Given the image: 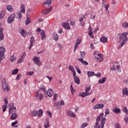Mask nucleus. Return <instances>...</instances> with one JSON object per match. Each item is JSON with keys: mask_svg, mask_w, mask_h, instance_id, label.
<instances>
[{"mask_svg": "<svg viewBox=\"0 0 128 128\" xmlns=\"http://www.w3.org/2000/svg\"><path fill=\"white\" fill-rule=\"evenodd\" d=\"M106 122V118H104V112L100 114L96 120V123L94 126V128H104Z\"/></svg>", "mask_w": 128, "mask_h": 128, "instance_id": "1", "label": "nucleus"}, {"mask_svg": "<svg viewBox=\"0 0 128 128\" xmlns=\"http://www.w3.org/2000/svg\"><path fill=\"white\" fill-rule=\"evenodd\" d=\"M118 38L120 42H122L121 44H120L118 48H122L124 44H126L127 40H128V36H126L124 33L122 34H118Z\"/></svg>", "mask_w": 128, "mask_h": 128, "instance_id": "2", "label": "nucleus"}, {"mask_svg": "<svg viewBox=\"0 0 128 128\" xmlns=\"http://www.w3.org/2000/svg\"><path fill=\"white\" fill-rule=\"evenodd\" d=\"M91 87L90 86H86V88L85 92H82L79 94V96H82V98H86V96H90L92 94V92L88 93V92L90 90Z\"/></svg>", "mask_w": 128, "mask_h": 128, "instance_id": "3", "label": "nucleus"}, {"mask_svg": "<svg viewBox=\"0 0 128 128\" xmlns=\"http://www.w3.org/2000/svg\"><path fill=\"white\" fill-rule=\"evenodd\" d=\"M2 88L6 92H10V87H8V85L6 84V78H4L2 80Z\"/></svg>", "mask_w": 128, "mask_h": 128, "instance_id": "4", "label": "nucleus"}, {"mask_svg": "<svg viewBox=\"0 0 128 128\" xmlns=\"http://www.w3.org/2000/svg\"><path fill=\"white\" fill-rule=\"evenodd\" d=\"M34 96L38 100H44V94L40 90L37 91L35 94Z\"/></svg>", "mask_w": 128, "mask_h": 128, "instance_id": "5", "label": "nucleus"}, {"mask_svg": "<svg viewBox=\"0 0 128 128\" xmlns=\"http://www.w3.org/2000/svg\"><path fill=\"white\" fill-rule=\"evenodd\" d=\"M8 106L10 107L9 109V114H12L14 112V114H16V106H14V104L11 103L8 104Z\"/></svg>", "mask_w": 128, "mask_h": 128, "instance_id": "6", "label": "nucleus"}, {"mask_svg": "<svg viewBox=\"0 0 128 128\" xmlns=\"http://www.w3.org/2000/svg\"><path fill=\"white\" fill-rule=\"evenodd\" d=\"M4 52H6L4 48L0 46V62H2L4 58Z\"/></svg>", "mask_w": 128, "mask_h": 128, "instance_id": "7", "label": "nucleus"}, {"mask_svg": "<svg viewBox=\"0 0 128 128\" xmlns=\"http://www.w3.org/2000/svg\"><path fill=\"white\" fill-rule=\"evenodd\" d=\"M14 18H16V14L14 13L12 14L8 18V24H12V22L14 20Z\"/></svg>", "mask_w": 128, "mask_h": 128, "instance_id": "8", "label": "nucleus"}, {"mask_svg": "<svg viewBox=\"0 0 128 128\" xmlns=\"http://www.w3.org/2000/svg\"><path fill=\"white\" fill-rule=\"evenodd\" d=\"M95 59L98 62H100L104 60V57L102 56V54H98L97 56H95Z\"/></svg>", "mask_w": 128, "mask_h": 128, "instance_id": "9", "label": "nucleus"}, {"mask_svg": "<svg viewBox=\"0 0 128 128\" xmlns=\"http://www.w3.org/2000/svg\"><path fill=\"white\" fill-rule=\"evenodd\" d=\"M33 60L35 62L36 64H37L38 66H42V62L40 60V58L34 57L33 59Z\"/></svg>", "mask_w": 128, "mask_h": 128, "instance_id": "10", "label": "nucleus"}, {"mask_svg": "<svg viewBox=\"0 0 128 128\" xmlns=\"http://www.w3.org/2000/svg\"><path fill=\"white\" fill-rule=\"evenodd\" d=\"M52 6V0H47L43 4V6L48 8H50Z\"/></svg>", "mask_w": 128, "mask_h": 128, "instance_id": "11", "label": "nucleus"}, {"mask_svg": "<svg viewBox=\"0 0 128 128\" xmlns=\"http://www.w3.org/2000/svg\"><path fill=\"white\" fill-rule=\"evenodd\" d=\"M80 42H82V40H80V38H77L76 41V43L74 45V52H76V48H78V45L80 44Z\"/></svg>", "mask_w": 128, "mask_h": 128, "instance_id": "12", "label": "nucleus"}, {"mask_svg": "<svg viewBox=\"0 0 128 128\" xmlns=\"http://www.w3.org/2000/svg\"><path fill=\"white\" fill-rule=\"evenodd\" d=\"M26 52H24L22 53V56H21V58H20V59L18 61V64H21V62H24V58H26Z\"/></svg>", "mask_w": 128, "mask_h": 128, "instance_id": "13", "label": "nucleus"}, {"mask_svg": "<svg viewBox=\"0 0 128 128\" xmlns=\"http://www.w3.org/2000/svg\"><path fill=\"white\" fill-rule=\"evenodd\" d=\"M104 104H96L94 107L93 108L94 110H98V108H104Z\"/></svg>", "mask_w": 128, "mask_h": 128, "instance_id": "14", "label": "nucleus"}, {"mask_svg": "<svg viewBox=\"0 0 128 128\" xmlns=\"http://www.w3.org/2000/svg\"><path fill=\"white\" fill-rule=\"evenodd\" d=\"M30 46L28 47V49L30 50L32 48V47L34 46V43L36 42V40H34V36H32L30 38Z\"/></svg>", "mask_w": 128, "mask_h": 128, "instance_id": "15", "label": "nucleus"}, {"mask_svg": "<svg viewBox=\"0 0 128 128\" xmlns=\"http://www.w3.org/2000/svg\"><path fill=\"white\" fill-rule=\"evenodd\" d=\"M88 34L92 38H94V36L92 35V26H89L88 28Z\"/></svg>", "mask_w": 128, "mask_h": 128, "instance_id": "16", "label": "nucleus"}, {"mask_svg": "<svg viewBox=\"0 0 128 128\" xmlns=\"http://www.w3.org/2000/svg\"><path fill=\"white\" fill-rule=\"evenodd\" d=\"M108 38L104 36H102L100 38V42H102V44H106L108 42Z\"/></svg>", "mask_w": 128, "mask_h": 128, "instance_id": "17", "label": "nucleus"}, {"mask_svg": "<svg viewBox=\"0 0 128 128\" xmlns=\"http://www.w3.org/2000/svg\"><path fill=\"white\" fill-rule=\"evenodd\" d=\"M52 8H50L47 10L44 9L42 10V14H50V12H52Z\"/></svg>", "mask_w": 128, "mask_h": 128, "instance_id": "18", "label": "nucleus"}, {"mask_svg": "<svg viewBox=\"0 0 128 128\" xmlns=\"http://www.w3.org/2000/svg\"><path fill=\"white\" fill-rule=\"evenodd\" d=\"M62 26L66 30H70V24L68 23H66V22H63L62 23Z\"/></svg>", "mask_w": 128, "mask_h": 128, "instance_id": "19", "label": "nucleus"}, {"mask_svg": "<svg viewBox=\"0 0 128 128\" xmlns=\"http://www.w3.org/2000/svg\"><path fill=\"white\" fill-rule=\"evenodd\" d=\"M122 96H128V88L125 87L122 89Z\"/></svg>", "mask_w": 128, "mask_h": 128, "instance_id": "20", "label": "nucleus"}, {"mask_svg": "<svg viewBox=\"0 0 128 128\" xmlns=\"http://www.w3.org/2000/svg\"><path fill=\"white\" fill-rule=\"evenodd\" d=\"M44 128H50V120L48 118H46L44 122Z\"/></svg>", "mask_w": 128, "mask_h": 128, "instance_id": "21", "label": "nucleus"}, {"mask_svg": "<svg viewBox=\"0 0 128 128\" xmlns=\"http://www.w3.org/2000/svg\"><path fill=\"white\" fill-rule=\"evenodd\" d=\"M46 94H48V96L50 98L52 96H54V90L52 89H50L46 92Z\"/></svg>", "mask_w": 128, "mask_h": 128, "instance_id": "22", "label": "nucleus"}, {"mask_svg": "<svg viewBox=\"0 0 128 128\" xmlns=\"http://www.w3.org/2000/svg\"><path fill=\"white\" fill-rule=\"evenodd\" d=\"M67 116H70L71 118H76V114L72 111H68L67 112Z\"/></svg>", "mask_w": 128, "mask_h": 128, "instance_id": "23", "label": "nucleus"}, {"mask_svg": "<svg viewBox=\"0 0 128 128\" xmlns=\"http://www.w3.org/2000/svg\"><path fill=\"white\" fill-rule=\"evenodd\" d=\"M40 34H41V40H44V38H46V33L44 30H41Z\"/></svg>", "mask_w": 128, "mask_h": 128, "instance_id": "24", "label": "nucleus"}, {"mask_svg": "<svg viewBox=\"0 0 128 128\" xmlns=\"http://www.w3.org/2000/svg\"><path fill=\"white\" fill-rule=\"evenodd\" d=\"M26 6L24 4H22L20 6V12L24 14L26 12Z\"/></svg>", "mask_w": 128, "mask_h": 128, "instance_id": "25", "label": "nucleus"}, {"mask_svg": "<svg viewBox=\"0 0 128 128\" xmlns=\"http://www.w3.org/2000/svg\"><path fill=\"white\" fill-rule=\"evenodd\" d=\"M78 62H82V64H84V66H88V63L86 62V61H84L82 58H78Z\"/></svg>", "mask_w": 128, "mask_h": 128, "instance_id": "26", "label": "nucleus"}, {"mask_svg": "<svg viewBox=\"0 0 128 128\" xmlns=\"http://www.w3.org/2000/svg\"><path fill=\"white\" fill-rule=\"evenodd\" d=\"M0 40H4V28H0Z\"/></svg>", "mask_w": 128, "mask_h": 128, "instance_id": "27", "label": "nucleus"}, {"mask_svg": "<svg viewBox=\"0 0 128 128\" xmlns=\"http://www.w3.org/2000/svg\"><path fill=\"white\" fill-rule=\"evenodd\" d=\"M74 82L76 84H80V78L78 77V76H76L75 77H74Z\"/></svg>", "mask_w": 128, "mask_h": 128, "instance_id": "28", "label": "nucleus"}, {"mask_svg": "<svg viewBox=\"0 0 128 128\" xmlns=\"http://www.w3.org/2000/svg\"><path fill=\"white\" fill-rule=\"evenodd\" d=\"M6 10L10 12H14V8H12V5H8L6 6Z\"/></svg>", "mask_w": 128, "mask_h": 128, "instance_id": "29", "label": "nucleus"}, {"mask_svg": "<svg viewBox=\"0 0 128 128\" xmlns=\"http://www.w3.org/2000/svg\"><path fill=\"white\" fill-rule=\"evenodd\" d=\"M106 82V78L104 77L99 80L98 84H102L104 82Z\"/></svg>", "mask_w": 128, "mask_h": 128, "instance_id": "30", "label": "nucleus"}, {"mask_svg": "<svg viewBox=\"0 0 128 128\" xmlns=\"http://www.w3.org/2000/svg\"><path fill=\"white\" fill-rule=\"evenodd\" d=\"M18 118V114L16 113H14L11 115L10 118L11 120H14Z\"/></svg>", "mask_w": 128, "mask_h": 128, "instance_id": "31", "label": "nucleus"}, {"mask_svg": "<svg viewBox=\"0 0 128 128\" xmlns=\"http://www.w3.org/2000/svg\"><path fill=\"white\" fill-rule=\"evenodd\" d=\"M17 16H16V18H18V20H22V12L20 11L19 12L16 14Z\"/></svg>", "mask_w": 128, "mask_h": 128, "instance_id": "32", "label": "nucleus"}, {"mask_svg": "<svg viewBox=\"0 0 128 128\" xmlns=\"http://www.w3.org/2000/svg\"><path fill=\"white\" fill-rule=\"evenodd\" d=\"M53 38L56 40V42L58 40V35L57 33H54L53 34Z\"/></svg>", "mask_w": 128, "mask_h": 128, "instance_id": "33", "label": "nucleus"}, {"mask_svg": "<svg viewBox=\"0 0 128 128\" xmlns=\"http://www.w3.org/2000/svg\"><path fill=\"white\" fill-rule=\"evenodd\" d=\"M4 14H6V12L4 11H0V20L4 18Z\"/></svg>", "mask_w": 128, "mask_h": 128, "instance_id": "34", "label": "nucleus"}, {"mask_svg": "<svg viewBox=\"0 0 128 128\" xmlns=\"http://www.w3.org/2000/svg\"><path fill=\"white\" fill-rule=\"evenodd\" d=\"M88 126V124L86 122L82 123L80 124V128H84Z\"/></svg>", "mask_w": 128, "mask_h": 128, "instance_id": "35", "label": "nucleus"}, {"mask_svg": "<svg viewBox=\"0 0 128 128\" xmlns=\"http://www.w3.org/2000/svg\"><path fill=\"white\" fill-rule=\"evenodd\" d=\"M42 114H44V110H40L38 111V118H42Z\"/></svg>", "mask_w": 128, "mask_h": 128, "instance_id": "36", "label": "nucleus"}, {"mask_svg": "<svg viewBox=\"0 0 128 128\" xmlns=\"http://www.w3.org/2000/svg\"><path fill=\"white\" fill-rule=\"evenodd\" d=\"M113 112L114 114H120V109L115 108L113 110Z\"/></svg>", "mask_w": 128, "mask_h": 128, "instance_id": "37", "label": "nucleus"}, {"mask_svg": "<svg viewBox=\"0 0 128 128\" xmlns=\"http://www.w3.org/2000/svg\"><path fill=\"white\" fill-rule=\"evenodd\" d=\"M23 38H26V32H24V30H22L20 32Z\"/></svg>", "mask_w": 128, "mask_h": 128, "instance_id": "38", "label": "nucleus"}, {"mask_svg": "<svg viewBox=\"0 0 128 128\" xmlns=\"http://www.w3.org/2000/svg\"><path fill=\"white\" fill-rule=\"evenodd\" d=\"M38 112L36 110H34L32 112V116H38Z\"/></svg>", "mask_w": 128, "mask_h": 128, "instance_id": "39", "label": "nucleus"}, {"mask_svg": "<svg viewBox=\"0 0 128 128\" xmlns=\"http://www.w3.org/2000/svg\"><path fill=\"white\" fill-rule=\"evenodd\" d=\"M88 78H90L91 76H94V72L89 71L88 72Z\"/></svg>", "mask_w": 128, "mask_h": 128, "instance_id": "40", "label": "nucleus"}, {"mask_svg": "<svg viewBox=\"0 0 128 128\" xmlns=\"http://www.w3.org/2000/svg\"><path fill=\"white\" fill-rule=\"evenodd\" d=\"M16 60V57L14 56V55H12L10 57V61L11 62H14V60Z\"/></svg>", "mask_w": 128, "mask_h": 128, "instance_id": "41", "label": "nucleus"}, {"mask_svg": "<svg viewBox=\"0 0 128 128\" xmlns=\"http://www.w3.org/2000/svg\"><path fill=\"white\" fill-rule=\"evenodd\" d=\"M70 90H71L72 94H74L76 93V90H74V88H72V85L70 87Z\"/></svg>", "mask_w": 128, "mask_h": 128, "instance_id": "42", "label": "nucleus"}, {"mask_svg": "<svg viewBox=\"0 0 128 128\" xmlns=\"http://www.w3.org/2000/svg\"><path fill=\"white\" fill-rule=\"evenodd\" d=\"M122 26L123 28H128V24L126 22H124L122 23Z\"/></svg>", "mask_w": 128, "mask_h": 128, "instance_id": "43", "label": "nucleus"}, {"mask_svg": "<svg viewBox=\"0 0 128 128\" xmlns=\"http://www.w3.org/2000/svg\"><path fill=\"white\" fill-rule=\"evenodd\" d=\"M26 25L28 26V24H30L31 21H30V18H28V17H26Z\"/></svg>", "mask_w": 128, "mask_h": 128, "instance_id": "44", "label": "nucleus"}, {"mask_svg": "<svg viewBox=\"0 0 128 128\" xmlns=\"http://www.w3.org/2000/svg\"><path fill=\"white\" fill-rule=\"evenodd\" d=\"M116 68L118 72H122V69H120V66L118 64L116 65Z\"/></svg>", "mask_w": 128, "mask_h": 128, "instance_id": "45", "label": "nucleus"}, {"mask_svg": "<svg viewBox=\"0 0 128 128\" xmlns=\"http://www.w3.org/2000/svg\"><path fill=\"white\" fill-rule=\"evenodd\" d=\"M80 54V56H81V58H84V56H86V52L81 51Z\"/></svg>", "mask_w": 128, "mask_h": 128, "instance_id": "46", "label": "nucleus"}, {"mask_svg": "<svg viewBox=\"0 0 128 128\" xmlns=\"http://www.w3.org/2000/svg\"><path fill=\"white\" fill-rule=\"evenodd\" d=\"M68 69L69 70H70L71 72H74V66H72V65H69Z\"/></svg>", "mask_w": 128, "mask_h": 128, "instance_id": "47", "label": "nucleus"}, {"mask_svg": "<svg viewBox=\"0 0 128 128\" xmlns=\"http://www.w3.org/2000/svg\"><path fill=\"white\" fill-rule=\"evenodd\" d=\"M122 110L124 112H125V114H128V108L126 106H124Z\"/></svg>", "mask_w": 128, "mask_h": 128, "instance_id": "48", "label": "nucleus"}, {"mask_svg": "<svg viewBox=\"0 0 128 128\" xmlns=\"http://www.w3.org/2000/svg\"><path fill=\"white\" fill-rule=\"evenodd\" d=\"M4 105L8 106V98H4Z\"/></svg>", "mask_w": 128, "mask_h": 128, "instance_id": "49", "label": "nucleus"}, {"mask_svg": "<svg viewBox=\"0 0 128 128\" xmlns=\"http://www.w3.org/2000/svg\"><path fill=\"white\" fill-rule=\"evenodd\" d=\"M110 70H114V72L116 71V66L114 64L110 68Z\"/></svg>", "mask_w": 128, "mask_h": 128, "instance_id": "50", "label": "nucleus"}, {"mask_svg": "<svg viewBox=\"0 0 128 128\" xmlns=\"http://www.w3.org/2000/svg\"><path fill=\"white\" fill-rule=\"evenodd\" d=\"M18 70L16 68V69L13 70L12 74H18Z\"/></svg>", "mask_w": 128, "mask_h": 128, "instance_id": "51", "label": "nucleus"}, {"mask_svg": "<svg viewBox=\"0 0 128 128\" xmlns=\"http://www.w3.org/2000/svg\"><path fill=\"white\" fill-rule=\"evenodd\" d=\"M94 76H97V78H100V76L102 74H100V72H98L96 74L94 73Z\"/></svg>", "mask_w": 128, "mask_h": 128, "instance_id": "52", "label": "nucleus"}, {"mask_svg": "<svg viewBox=\"0 0 128 128\" xmlns=\"http://www.w3.org/2000/svg\"><path fill=\"white\" fill-rule=\"evenodd\" d=\"M8 105H3L2 106V112H6V108Z\"/></svg>", "mask_w": 128, "mask_h": 128, "instance_id": "53", "label": "nucleus"}, {"mask_svg": "<svg viewBox=\"0 0 128 128\" xmlns=\"http://www.w3.org/2000/svg\"><path fill=\"white\" fill-rule=\"evenodd\" d=\"M46 114H48V116H50V118H52V112H50V111H47L46 112Z\"/></svg>", "mask_w": 128, "mask_h": 128, "instance_id": "54", "label": "nucleus"}, {"mask_svg": "<svg viewBox=\"0 0 128 128\" xmlns=\"http://www.w3.org/2000/svg\"><path fill=\"white\" fill-rule=\"evenodd\" d=\"M115 128H120V124L118 123H116L114 125Z\"/></svg>", "mask_w": 128, "mask_h": 128, "instance_id": "55", "label": "nucleus"}, {"mask_svg": "<svg viewBox=\"0 0 128 128\" xmlns=\"http://www.w3.org/2000/svg\"><path fill=\"white\" fill-rule=\"evenodd\" d=\"M18 120H16L14 122H12V126H16V124H18Z\"/></svg>", "mask_w": 128, "mask_h": 128, "instance_id": "56", "label": "nucleus"}, {"mask_svg": "<svg viewBox=\"0 0 128 128\" xmlns=\"http://www.w3.org/2000/svg\"><path fill=\"white\" fill-rule=\"evenodd\" d=\"M34 72H29L28 73H26V75L27 76H32V74H34Z\"/></svg>", "mask_w": 128, "mask_h": 128, "instance_id": "57", "label": "nucleus"}, {"mask_svg": "<svg viewBox=\"0 0 128 128\" xmlns=\"http://www.w3.org/2000/svg\"><path fill=\"white\" fill-rule=\"evenodd\" d=\"M58 98V94H54V100H56V98Z\"/></svg>", "mask_w": 128, "mask_h": 128, "instance_id": "58", "label": "nucleus"}, {"mask_svg": "<svg viewBox=\"0 0 128 128\" xmlns=\"http://www.w3.org/2000/svg\"><path fill=\"white\" fill-rule=\"evenodd\" d=\"M110 114V110L108 109H106L105 111V116H106V114Z\"/></svg>", "mask_w": 128, "mask_h": 128, "instance_id": "59", "label": "nucleus"}, {"mask_svg": "<svg viewBox=\"0 0 128 128\" xmlns=\"http://www.w3.org/2000/svg\"><path fill=\"white\" fill-rule=\"evenodd\" d=\"M40 90L42 93L43 92V94H46V88H42Z\"/></svg>", "mask_w": 128, "mask_h": 128, "instance_id": "60", "label": "nucleus"}, {"mask_svg": "<svg viewBox=\"0 0 128 128\" xmlns=\"http://www.w3.org/2000/svg\"><path fill=\"white\" fill-rule=\"evenodd\" d=\"M59 104L60 106H64V100H61L59 102Z\"/></svg>", "mask_w": 128, "mask_h": 128, "instance_id": "61", "label": "nucleus"}, {"mask_svg": "<svg viewBox=\"0 0 128 128\" xmlns=\"http://www.w3.org/2000/svg\"><path fill=\"white\" fill-rule=\"evenodd\" d=\"M46 78L48 79L49 80H52V77L50 76H46Z\"/></svg>", "mask_w": 128, "mask_h": 128, "instance_id": "62", "label": "nucleus"}, {"mask_svg": "<svg viewBox=\"0 0 128 128\" xmlns=\"http://www.w3.org/2000/svg\"><path fill=\"white\" fill-rule=\"evenodd\" d=\"M108 8H110V5H108V4H106L104 6V8H106V10H108Z\"/></svg>", "mask_w": 128, "mask_h": 128, "instance_id": "63", "label": "nucleus"}, {"mask_svg": "<svg viewBox=\"0 0 128 128\" xmlns=\"http://www.w3.org/2000/svg\"><path fill=\"white\" fill-rule=\"evenodd\" d=\"M76 70L78 72V74H81L80 70L78 68H76Z\"/></svg>", "mask_w": 128, "mask_h": 128, "instance_id": "64", "label": "nucleus"}]
</instances>
